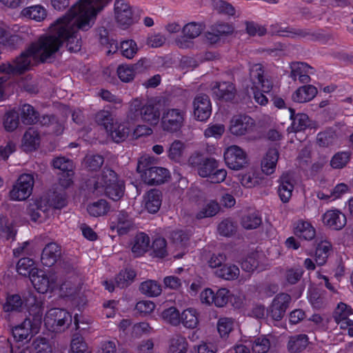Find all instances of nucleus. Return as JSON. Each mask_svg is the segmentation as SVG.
I'll return each mask as SVG.
<instances>
[{
  "instance_id": "obj_27",
  "label": "nucleus",
  "mask_w": 353,
  "mask_h": 353,
  "mask_svg": "<svg viewBox=\"0 0 353 353\" xmlns=\"http://www.w3.org/2000/svg\"><path fill=\"white\" fill-rule=\"evenodd\" d=\"M41 138L39 132L33 128H29L23 134L21 148L26 152L36 150L40 145Z\"/></svg>"
},
{
  "instance_id": "obj_42",
  "label": "nucleus",
  "mask_w": 353,
  "mask_h": 353,
  "mask_svg": "<svg viewBox=\"0 0 353 353\" xmlns=\"http://www.w3.org/2000/svg\"><path fill=\"white\" fill-rule=\"evenodd\" d=\"M87 210L91 216L98 217L106 214L110 210V206L105 200L101 199L90 204Z\"/></svg>"
},
{
  "instance_id": "obj_43",
  "label": "nucleus",
  "mask_w": 353,
  "mask_h": 353,
  "mask_svg": "<svg viewBox=\"0 0 353 353\" xmlns=\"http://www.w3.org/2000/svg\"><path fill=\"white\" fill-rule=\"evenodd\" d=\"M17 272L22 276H29L30 277L32 274H34L38 270L34 262L29 258H23L20 259L17 265Z\"/></svg>"
},
{
  "instance_id": "obj_16",
  "label": "nucleus",
  "mask_w": 353,
  "mask_h": 353,
  "mask_svg": "<svg viewBox=\"0 0 353 353\" xmlns=\"http://www.w3.org/2000/svg\"><path fill=\"white\" fill-rule=\"evenodd\" d=\"M204 30L201 23L191 22L183 28V36L176 39L175 44L180 48H189L193 46V39L199 37Z\"/></svg>"
},
{
  "instance_id": "obj_22",
  "label": "nucleus",
  "mask_w": 353,
  "mask_h": 353,
  "mask_svg": "<svg viewBox=\"0 0 353 353\" xmlns=\"http://www.w3.org/2000/svg\"><path fill=\"white\" fill-rule=\"evenodd\" d=\"M324 225L332 229L341 230L346 224V216L340 210L332 209L326 211L322 216Z\"/></svg>"
},
{
  "instance_id": "obj_6",
  "label": "nucleus",
  "mask_w": 353,
  "mask_h": 353,
  "mask_svg": "<svg viewBox=\"0 0 353 353\" xmlns=\"http://www.w3.org/2000/svg\"><path fill=\"white\" fill-rule=\"evenodd\" d=\"M189 163L196 168L200 176L208 177L212 183H221L226 178L227 171L223 168L218 169L219 163L214 159H201L199 155H195L190 158Z\"/></svg>"
},
{
  "instance_id": "obj_24",
  "label": "nucleus",
  "mask_w": 353,
  "mask_h": 353,
  "mask_svg": "<svg viewBox=\"0 0 353 353\" xmlns=\"http://www.w3.org/2000/svg\"><path fill=\"white\" fill-rule=\"evenodd\" d=\"M294 189V181L288 174H283L278 185V194L283 203H288L292 196Z\"/></svg>"
},
{
  "instance_id": "obj_9",
  "label": "nucleus",
  "mask_w": 353,
  "mask_h": 353,
  "mask_svg": "<svg viewBox=\"0 0 353 353\" xmlns=\"http://www.w3.org/2000/svg\"><path fill=\"white\" fill-rule=\"evenodd\" d=\"M72 322L71 314L65 310L52 308L48 311L44 317L46 327L52 332L64 330Z\"/></svg>"
},
{
  "instance_id": "obj_58",
  "label": "nucleus",
  "mask_w": 353,
  "mask_h": 353,
  "mask_svg": "<svg viewBox=\"0 0 353 353\" xmlns=\"http://www.w3.org/2000/svg\"><path fill=\"white\" fill-rule=\"evenodd\" d=\"M135 276V273L132 270L125 269L122 270L116 279L117 285L120 288H123L129 284Z\"/></svg>"
},
{
  "instance_id": "obj_26",
  "label": "nucleus",
  "mask_w": 353,
  "mask_h": 353,
  "mask_svg": "<svg viewBox=\"0 0 353 353\" xmlns=\"http://www.w3.org/2000/svg\"><path fill=\"white\" fill-rule=\"evenodd\" d=\"M212 94L219 99L229 101L233 99L235 88L232 83L214 82L211 85Z\"/></svg>"
},
{
  "instance_id": "obj_33",
  "label": "nucleus",
  "mask_w": 353,
  "mask_h": 353,
  "mask_svg": "<svg viewBox=\"0 0 353 353\" xmlns=\"http://www.w3.org/2000/svg\"><path fill=\"white\" fill-rule=\"evenodd\" d=\"M317 94L314 86L308 85L299 88L292 94V100L298 103H305L312 100Z\"/></svg>"
},
{
  "instance_id": "obj_17",
  "label": "nucleus",
  "mask_w": 353,
  "mask_h": 353,
  "mask_svg": "<svg viewBox=\"0 0 353 353\" xmlns=\"http://www.w3.org/2000/svg\"><path fill=\"white\" fill-rule=\"evenodd\" d=\"M30 279L34 288L39 293L44 294L54 288L57 277L54 274L46 273L43 270H38L32 274Z\"/></svg>"
},
{
  "instance_id": "obj_52",
  "label": "nucleus",
  "mask_w": 353,
  "mask_h": 353,
  "mask_svg": "<svg viewBox=\"0 0 353 353\" xmlns=\"http://www.w3.org/2000/svg\"><path fill=\"white\" fill-rule=\"evenodd\" d=\"M350 159V153L348 152H340L335 154L331 161L330 165L334 169H341L345 167Z\"/></svg>"
},
{
  "instance_id": "obj_8",
  "label": "nucleus",
  "mask_w": 353,
  "mask_h": 353,
  "mask_svg": "<svg viewBox=\"0 0 353 353\" xmlns=\"http://www.w3.org/2000/svg\"><path fill=\"white\" fill-rule=\"evenodd\" d=\"M32 315L33 316L32 321L27 319L12 329L13 336L17 341H27L32 335L39 332L41 324V310L35 311L34 314Z\"/></svg>"
},
{
  "instance_id": "obj_30",
  "label": "nucleus",
  "mask_w": 353,
  "mask_h": 353,
  "mask_svg": "<svg viewBox=\"0 0 353 353\" xmlns=\"http://www.w3.org/2000/svg\"><path fill=\"white\" fill-rule=\"evenodd\" d=\"M291 77L293 79H299L301 82H307L310 74L313 73V69L305 63H293L290 65Z\"/></svg>"
},
{
  "instance_id": "obj_55",
  "label": "nucleus",
  "mask_w": 353,
  "mask_h": 353,
  "mask_svg": "<svg viewBox=\"0 0 353 353\" xmlns=\"http://www.w3.org/2000/svg\"><path fill=\"white\" fill-rule=\"evenodd\" d=\"M21 120L25 124H32L37 120V114L34 108L28 104L23 105L21 108Z\"/></svg>"
},
{
  "instance_id": "obj_13",
  "label": "nucleus",
  "mask_w": 353,
  "mask_h": 353,
  "mask_svg": "<svg viewBox=\"0 0 353 353\" xmlns=\"http://www.w3.org/2000/svg\"><path fill=\"white\" fill-rule=\"evenodd\" d=\"M223 159L226 166L233 170L243 169L248 163L246 152L236 145L225 148L223 152Z\"/></svg>"
},
{
  "instance_id": "obj_21",
  "label": "nucleus",
  "mask_w": 353,
  "mask_h": 353,
  "mask_svg": "<svg viewBox=\"0 0 353 353\" xmlns=\"http://www.w3.org/2000/svg\"><path fill=\"white\" fill-rule=\"evenodd\" d=\"M352 310L345 303L338 305L334 312V319L341 329L347 330L350 336H353V321L348 319Z\"/></svg>"
},
{
  "instance_id": "obj_31",
  "label": "nucleus",
  "mask_w": 353,
  "mask_h": 353,
  "mask_svg": "<svg viewBox=\"0 0 353 353\" xmlns=\"http://www.w3.org/2000/svg\"><path fill=\"white\" fill-rule=\"evenodd\" d=\"M279 152L276 148L270 149L261 161V170L265 174H272L276 169Z\"/></svg>"
},
{
  "instance_id": "obj_35",
  "label": "nucleus",
  "mask_w": 353,
  "mask_h": 353,
  "mask_svg": "<svg viewBox=\"0 0 353 353\" xmlns=\"http://www.w3.org/2000/svg\"><path fill=\"white\" fill-rule=\"evenodd\" d=\"M180 323L190 329L195 328L199 324V313L194 308H187L180 315Z\"/></svg>"
},
{
  "instance_id": "obj_63",
  "label": "nucleus",
  "mask_w": 353,
  "mask_h": 353,
  "mask_svg": "<svg viewBox=\"0 0 353 353\" xmlns=\"http://www.w3.org/2000/svg\"><path fill=\"white\" fill-rule=\"evenodd\" d=\"M212 6L220 12L232 16L235 14L234 8L229 3L223 0H212Z\"/></svg>"
},
{
  "instance_id": "obj_57",
  "label": "nucleus",
  "mask_w": 353,
  "mask_h": 353,
  "mask_svg": "<svg viewBox=\"0 0 353 353\" xmlns=\"http://www.w3.org/2000/svg\"><path fill=\"white\" fill-rule=\"evenodd\" d=\"M270 343L265 336L256 338L252 345L253 353H267L270 349Z\"/></svg>"
},
{
  "instance_id": "obj_56",
  "label": "nucleus",
  "mask_w": 353,
  "mask_h": 353,
  "mask_svg": "<svg viewBox=\"0 0 353 353\" xmlns=\"http://www.w3.org/2000/svg\"><path fill=\"white\" fill-rule=\"evenodd\" d=\"M121 54L128 59L132 58L137 52V43L133 40L123 41L120 44Z\"/></svg>"
},
{
  "instance_id": "obj_50",
  "label": "nucleus",
  "mask_w": 353,
  "mask_h": 353,
  "mask_svg": "<svg viewBox=\"0 0 353 353\" xmlns=\"http://www.w3.org/2000/svg\"><path fill=\"white\" fill-rule=\"evenodd\" d=\"M290 118L292 119V128L295 131H301L309 125V118L305 114H298L293 117L294 112L290 109Z\"/></svg>"
},
{
  "instance_id": "obj_41",
  "label": "nucleus",
  "mask_w": 353,
  "mask_h": 353,
  "mask_svg": "<svg viewBox=\"0 0 353 353\" xmlns=\"http://www.w3.org/2000/svg\"><path fill=\"white\" fill-rule=\"evenodd\" d=\"M190 234L187 231L176 230L171 234V240L173 247L176 250H184L189 241Z\"/></svg>"
},
{
  "instance_id": "obj_62",
  "label": "nucleus",
  "mask_w": 353,
  "mask_h": 353,
  "mask_svg": "<svg viewBox=\"0 0 353 353\" xmlns=\"http://www.w3.org/2000/svg\"><path fill=\"white\" fill-rule=\"evenodd\" d=\"M117 73L119 79L125 82L132 80L135 75L134 66L128 65H120L117 69Z\"/></svg>"
},
{
  "instance_id": "obj_39",
  "label": "nucleus",
  "mask_w": 353,
  "mask_h": 353,
  "mask_svg": "<svg viewBox=\"0 0 353 353\" xmlns=\"http://www.w3.org/2000/svg\"><path fill=\"white\" fill-rule=\"evenodd\" d=\"M21 15L27 19L41 21L46 17V10L43 6L35 5L23 9Z\"/></svg>"
},
{
  "instance_id": "obj_4",
  "label": "nucleus",
  "mask_w": 353,
  "mask_h": 353,
  "mask_svg": "<svg viewBox=\"0 0 353 353\" xmlns=\"http://www.w3.org/2000/svg\"><path fill=\"white\" fill-rule=\"evenodd\" d=\"M159 109L153 100L135 99L130 104L128 118L134 122L139 119L150 125H157L159 120Z\"/></svg>"
},
{
  "instance_id": "obj_53",
  "label": "nucleus",
  "mask_w": 353,
  "mask_h": 353,
  "mask_svg": "<svg viewBox=\"0 0 353 353\" xmlns=\"http://www.w3.org/2000/svg\"><path fill=\"white\" fill-rule=\"evenodd\" d=\"M180 314L174 307H170L161 313L162 319L167 323L177 325L180 323Z\"/></svg>"
},
{
  "instance_id": "obj_20",
  "label": "nucleus",
  "mask_w": 353,
  "mask_h": 353,
  "mask_svg": "<svg viewBox=\"0 0 353 353\" xmlns=\"http://www.w3.org/2000/svg\"><path fill=\"white\" fill-rule=\"evenodd\" d=\"M212 112L211 102L207 95L196 96L193 101V113L196 119L203 121L207 120Z\"/></svg>"
},
{
  "instance_id": "obj_25",
  "label": "nucleus",
  "mask_w": 353,
  "mask_h": 353,
  "mask_svg": "<svg viewBox=\"0 0 353 353\" xmlns=\"http://www.w3.org/2000/svg\"><path fill=\"white\" fill-rule=\"evenodd\" d=\"M293 232L295 236L305 241H311L316 236V230L308 221L299 220L295 222Z\"/></svg>"
},
{
  "instance_id": "obj_19",
  "label": "nucleus",
  "mask_w": 353,
  "mask_h": 353,
  "mask_svg": "<svg viewBox=\"0 0 353 353\" xmlns=\"http://www.w3.org/2000/svg\"><path fill=\"white\" fill-rule=\"evenodd\" d=\"M53 166L62 172L59 179L61 185L64 188L69 187L72 183L73 163L65 157H58L54 160Z\"/></svg>"
},
{
  "instance_id": "obj_11",
  "label": "nucleus",
  "mask_w": 353,
  "mask_h": 353,
  "mask_svg": "<svg viewBox=\"0 0 353 353\" xmlns=\"http://www.w3.org/2000/svg\"><path fill=\"white\" fill-rule=\"evenodd\" d=\"M34 184V180L32 174H21L10 192V199L18 201L26 200L31 195Z\"/></svg>"
},
{
  "instance_id": "obj_40",
  "label": "nucleus",
  "mask_w": 353,
  "mask_h": 353,
  "mask_svg": "<svg viewBox=\"0 0 353 353\" xmlns=\"http://www.w3.org/2000/svg\"><path fill=\"white\" fill-rule=\"evenodd\" d=\"M239 269L236 265L229 263L221 265L220 268H218L215 271V274L217 276L225 280L236 279L239 275Z\"/></svg>"
},
{
  "instance_id": "obj_60",
  "label": "nucleus",
  "mask_w": 353,
  "mask_h": 353,
  "mask_svg": "<svg viewBox=\"0 0 353 353\" xmlns=\"http://www.w3.org/2000/svg\"><path fill=\"white\" fill-rule=\"evenodd\" d=\"M3 125L7 131H13L19 125V117L15 111H11L6 114L3 121Z\"/></svg>"
},
{
  "instance_id": "obj_14",
  "label": "nucleus",
  "mask_w": 353,
  "mask_h": 353,
  "mask_svg": "<svg viewBox=\"0 0 353 353\" xmlns=\"http://www.w3.org/2000/svg\"><path fill=\"white\" fill-rule=\"evenodd\" d=\"M185 113L177 108H171L165 110L161 117V125L163 131L174 133L176 132L183 125Z\"/></svg>"
},
{
  "instance_id": "obj_3",
  "label": "nucleus",
  "mask_w": 353,
  "mask_h": 353,
  "mask_svg": "<svg viewBox=\"0 0 353 353\" xmlns=\"http://www.w3.org/2000/svg\"><path fill=\"white\" fill-rule=\"evenodd\" d=\"M253 94L254 101L261 105H265L268 99L265 94L270 92L273 88L272 80L264 75L261 64H254L250 70V80L247 85Z\"/></svg>"
},
{
  "instance_id": "obj_23",
  "label": "nucleus",
  "mask_w": 353,
  "mask_h": 353,
  "mask_svg": "<svg viewBox=\"0 0 353 353\" xmlns=\"http://www.w3.org/2000/svg\"><path fill=\"white\" fill-rule=\"evenodd\" d=\"M290 299L287 294H280L274 298L270 312L273 319L279 321L283 316Z\"/></svg>"
},
{
  "instance_id": "obj_59",
  "label": "nucleus",
  "mask_w": 353,
  "mask_h": 353,
  "mask_svg": "<svg viewBox=\"0 0 353 353\" xmlns=\"http://www.w3.org/2000/svg\"><path fill=\"white\" fill-rule=\"evenodd\" d=\"M70 353H90V351L83 338L76 336L72 340Z\"/></svg>"
},
{
  "instance_id": "obj_28",
  "label": "nucleus",
  "mask_w": 353,
  "mask_h": 353,
  "mask_svg": "<svg viewBox=\"0 0 353 353\" xmlns=\"http://www.w3.org/2000/svg\"><path fill=\"white\" fill-rule=\"evenodd\" d=\"M142 205L151 214L158 212L161 205L160 192L157 190L148 192L143 198Z\"/></svg>"
},
{
  "instance_id": "obj_46",
  "label": "nucleus",
  "mask_w": 353,
  "mask_h": 353,
  "mask_svg": "<svg viewBox=\"0 0 353 353\" xmlns=\"http://www.w3.org/2000/svg\"><path fill=\"white\" fill-rule=\"evenodd\" d=\"M219 210V203L215 201H208L203 205L201 210L197 214L199 219L210 217L215 215Z\"/></svg>"
},
{
  "instance_id": "obj_7",
  "label": "nucleus",
  "mask_w": 353,
  "mask_h": 353,
  "mask_svg": "<svg viewBox=\"0 0 353 353\" xmlns=\"http://www.w3.org/2000/svg\"><path fill=\"white\" fill-rule=\"evenodd\" d=\"M154 161V158L150 155H143L138 162L137 171L142 180L148 184H159L165 182L170 176L169 171L163 168H148Z\"/></svg>"
},
{
  "instance_id": "obj_36",
  "label": "nucleus",
  "mask_w": 353,
  "mask_h": 353,
  "mask_svg": "<svg viewBox=\"0 0 353 353\" xmlns=\"http://www.w3.org/2000/svg\"><path fill=\"white\" fill-rule=\"evenodd\" d=\"M331 249V243L327 241H322L318 244L314 256L318 265H323L326 263Z\"/></svg>"
},
{
  "instance_id": "obj_32",
  "label": "nucleus",
  "mask_w": 353,
  "mask_h": 353,
  "mask_svg": "<svg viewBox=\"0 0 353 353\" xmlns=\"http://www.w3.org/2000/svg\"><path fill=\"white\" fill-rule=\"evenodd\" d=\"M233 32V27L229 24L221 23L212 28L210 32L206 34V39L210 43H216L221 39V37Z\"/></svg>"
},
{
  "instance_id": "obj_38",
  "label": "nucleus",
  "mask_w": 353,
  "mask_h": 353,
  "mask_svg": "<svg viewBox=\"0 0 353 353\" xmlns=\"http://www.w3.org/2000/svg\"><path fill=\"white\" fill-rule=\"evenodd\" d=\"M132 226V222L126 213L122 212L119 214L117 222H112L111 229L120 235L125 234Z\"/></svg>"
},
{
  "instance_id": "obj_15",
  "label": "nucleus",
  "mask_w": 353,
  "mask_h": 353,
  "mask_svg": "<svg viewBox=\"0 0 353 353\" xmlns=\"http://www.w3.org/2000/svg\"><path fill=\"white\" fill-rule=\"evenodd\" d=\"M255 123L247 115H235L230 121L229 132L234 136L241 137L254 131Z\"/></svg>"
},
{
  "instance_id": "obj_45",
  "label": "nucleus",
  "mask_w": 353,
  "mask_h": 353,
  "mask_svg": "<svg viewBox=\"0 0 353 353\" xmlns=\"http://www.w3.org/2000/svg\"><path fill=\"white\" fill-rule=\"evenodd\" d=\"M188 351V342L181 336H174L170 341L168 353H186Z\"/></svg>"
},
{
  "instance_id": "obj_10",
  "label": "nucleus",
  "mask_w": 353,
  "mask_h": 353,
  "mask_svg": "<svg viewBox=\"0 0 353 353\" xmlns=\"http://www.w3.org/2000/svg\"><path fill=\"white\" fill-rule=\"evenodd\" d=\"M114 18L118 26L126 30L139 21V17L125 0H117L114 3Z\"/></svg>"
},
{
  "instance_id": "obj_49",
  "label": "nucleus",
  "mask_w": 353,
  "mask_h": 353,
  "mask_svg": "<svg viewBox=\"0 0 353 353\" xmlns=\"http://www.w3.org/2000/svg\"><path fill=\"white\" fill-rule=\"evenodd\" d=\"M141 292L150 296H157L161 292V285L154 281L149 280L143 282L140 286Z\"/></svg>"
},
{
  "instance_id": "obj_12",
  "label": "nucleus",
  "mask_w": 353,
  "mask_h": 353,
  "mask_svg": "<svg viewBox=\"0 0 353 353\" xmlns=\"http://www.w3.org/2000/svg\"><path fill=\"white\" fill-rule=\"evenodd\" d=\"M23 305L29 309L30 314H34L35 311L41 310V303L30 294L28 297H23V301L17 294L10 295L7 297L6 303L3 304V308L4 311L10 312L19 309Z\"/></svg>"
},
{
  "instance_id": "obj_47",
  "label": "nucleus",
  "mask_w": 353,
  "mask_h": 353,
  "mask_svg": "<svg viewBox=\"0 0 353 353\" xmlns=\"http://www.w3.org/2000/svg\"><path fill=\"white\" fill-rule=\"evenodd\" d=\"M234 321L228 317L220 318L217 322V330L221 338L227 337L233 330Z\"/></svg>"
},
{
  "instance_id": "obj_48",
  "label": "nucleus",
  "mask_w": 353,
  "mask_h": 353,
  "mask_svg": "<svg viewBox=\"0 0 353 353\" xmlns=\"http://www.w3.org/2000/svg\"><path fill=\"white\" fill-rule=\"evenodd\" d=\"M261 223V217L259 213L254 212L244 216L241 219L242 226L247 230H252L259 227Z\"/></svg>"
},
{
  "instance_id": "obj_64",
  "label": "nucleus",
  "mask_w": 353,
  "mask_h": 353,
  "mask_svg": "<svg viewBox=\"0 0 353 353\" xmlns=\"http://www.w3.org/2000/svg\"><path fill=\"white\" fill-rule=\"evenodd\" d=\"M225 130V129L223 124H210L205 129L204 134L206 137H214L215 139H219L224 133Z\"/></svg>"
},
{
  "instance_id": "obj_37",
  "label": "nucleus",
  "mask_w": 353,
  "mask_h": 353,
  "mask_svg": "<svg viewBox=\"0 0 353 353\" xmlns=\"http://www.w3.org/2000/svg\"><path fill=\"white\" fill-rule=\"evenodd\" d=\"M239 179L241 184L245 188H252L262 181V178L260 174L254 170H249L243 174L239 175Z\"/></svg>"
},
{
  "instance_id": "obj_44",
  "label": "nucleus",
  "mask_w": 353,
  "mask_h": 353,
  "mask_svg": "<svg viewBox=\"0 0 353 353\" xmlns=\"http://www.w3.org/2000/svg\"><path fill=\"white\" fill-rule=\"evenodd\" d=\"M308 343L307 336L305 334H300L290 338L288 348L291 352H299L304 350Z\"/></svg>"
},
{
  "instance_id": "obj_54",
  "label": "nucleus",
  "mask_w": 353,
  "mask_h": 353,
  "mask_svg": "<svg viewBox=\"0 0 353 353\" xmlns=\"http://www.w3.org/2000/svg\"><path fill=\"white\" fill-rule=\"evenodd\" d=\"M185 148L184 143L179 140H176L170 145L168 150V157L173 161H180Z\"/></svg>"
},
{
  "instance_id": "obj_61",
  "label": "nucleus",
  "mask_w": 353,
  "mask_h": 353,
  "mask_svg": "<svg viewBox=\"0 0 353 353\" xmlns=\"http://www.w3.org/2000/svg\"><path fill=\"white\" fill-rule=\"evenodd\" d=\"M230 297V294L226 288H220L214 293V305L216 307L225 306Z\"/></svg>"
},
{
  "instance_id": "obj_1",
  "label": "nucleus",
  "mask_w": 353,
  "mask_h": 353,
  "mask_svg": "<svg viewBox=\"0 0 353 353\" xmlns=\"http://www.w3.org/2000/svg\"><path fill=\"white\" fill-rule=\"evenodd\" d=\"M111 0H79L67 13L58 19L46 34L16 59L13 64L0 65V72L14 74L28 68L32 61H43L66 43L68 50L77 52L81 43L78 30H88L96 17Z\"/></svg>"
},
{
  "instance_id": "obj_2",
  "label": "nucleus",
  "mask_w": 353,
  "mask_h": 353,
  "mask_svg": "<svg viewBox=\"0 0 353 353\" xmlns=\"http://www.w3.org/2000/svg\"><path fill=\"white\" fill-rule=\"evenodd\" d=\"M92 183V193L97 196L105 194L110 199L117 201L123 195V181L110 169H104Z\"/></svg>"
},
{
  "instance_id": "obj_18",
  "label": "nucleus",
  "mask_w": 353,
  "mask_h": 353,
  "mask_svg": "<svg viewBox=\"0 0 353 353\" xmlns=\"http://www.w3.org/2000/svg\"><path fill=\"white\" fill-rule=\"evenodd\" d=\"M51 205L46 198L32 199L29 201L27 212L34 221L41 222L50 214Z\"/></svg>"
},
{
  "instance_id": "obj_5",
  "label": "nucleus",
  "mask_w": 353,
  "mask_h": 353,
  "mask_svg": "<svg viewBox=\"0 0 353 353\" xmlns=\"http://www.w3.org/2000/svg\"><path fill=\"white\" fill-rule=\"evenodd\" d=\"M97 122L103 125L108 134L115 142L125 140L130 134V123L134 122L127 119L123 123L113 122V119L108 111H101L96 115Z\"/></svg>"
},
{
  "instance_id": "obj_51",
  "label": "nucleus",
  "mask_w": 353,
  "mask_h": 353,
  "mask_svg": "<svg viewBox=\"0 0 353 353\" xmlns=\"http://www.w3.org/2000/svg\"><path fill=\"white\" fill-rule=\"evenodd\" d=\"M32 350L33 353H52L51 345L43 337H38L32 342Z\"/></svg>"
},
{
  "instance_id": "obj_34",
  "label": "nucleus",
  "mask_w": 353,
  "mask_h": 353,
  "mask_svg": "<svg viewBox=\"0 0 353 353\" xmlns=\"http://www.w3.org/2000/svg\"><path fill=\"white\" fill-rule=\"evenodd\" d=\"M150 246V239L144 233L138 234L132 243V252L135 256H139L146 252Z\"/></svg>"
},
{
  "instance_id": "obj_29",
  "label": "nucleus",
  "mask_w": 353,
  "mask_h": 353,
  "mask_svg": "<svg viewBox=\"0 0 353 353\" xmlns=\"http://www.w3.org/2000/svg\"><path fill=\"white\" fill-rule=\"evenodd\" d=\"M60 255L59 246L54 243H49L43 250L41 262L46 266H52L57 262Z\"/></svg>"
}]
</instances>
